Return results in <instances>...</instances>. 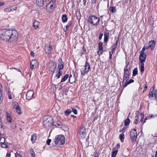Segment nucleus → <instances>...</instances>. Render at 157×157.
<instances>
[{
    "label": "nucleus",
    "instance_id": "f257e3e1",
    "mask_svg": "<svg viewBox=\"0 0 157 157\" xmlns=\"http://www.w3.org/2000/svg\"><path fill=\"white\" fill-rule=\"evenodd\" d=\"M18 34L15 30L10 29L0 30V38L10 42H16L18 39Z\"/></svg>",
    "mask_w": 157,
    "mask_h": 157
},
{
    "label": "nucleus",
    "instance_id": "f03ea898",
    "mask_svg": "<svg viewBox=\"0 0 157 157\" xmlns=\"http://www.w3.org/2000/svg\"><path fill=\"white\" fill-rule=\"evenodd\" d=\"M129 65V63H128L124 68V73L123 75L122 81L123 86L124 85L125 83L127 82L129 78V73L128 70L129 69V67L128 66Z\"/></svg>",
    "mask_w": 157,
    "mask_h": 157
},
{
    "label": "nucleus",
    "instance_id": "7ed1b4c3",
    "mask_svg": "<svg viewBox=\"0 0 157 157\" xmlns=\"http://www.w3.org/2000/svg\"><path fill=\"white\" fill-rule=\"evenodd\" d=\"M54 142L56 144L60 142L61 145H63L65 142V138L62 135H58L56 136L55 138Z\"/></svg>",
    "mask_w": 157,
    "mask_h": 157
},
{
    "label": "nucleus",
    "instance_id": "20e7f679",
    "mask_svg": "<svg viewBox=\"0 0 157 157\" xmlns=\"http://www.w3.org/2000/svg\"><path fill=\"white\" fill-rule=\"evenodd\" d=\"M77 136L80 139L85 138L86 136L85 128L83 126H82L80 130L78 131Z\"/></svg>",
    "mask_w": 157,
    "mask_h": 157
},
{
    "label": "nucleus",
    "instance_id": "39448f33",
    "mask_svg": "<svg viewBox=\"0 0 157 157\" xmlns=\"http://www.w3.org/2000/svg\"><path fill=\"white\" fill-rule=\"evenodd\" d=\"M88 21L93 25H96L99 23V18L94 16H90L88 18Z\"/></svg>",
    "mask_w": 157,
    "mask_h": 157
},
{
    "label": "nucleus",
    "instance_id": "423d86ee",
    "mask_svg": "<svg viewBox=\"0 0 157 157\" xmlns=\"http://www.w3.org/2000/svg\"><path fill=\"white\" fill-rule=\"evenodd\" d=\"M90 65L89 63L86 62L83 67L81 69V74L84 75L90 71Z\"/></svg>",
    "mask_w": 157,
    "mask_h": 157
},
{
    "label": "nucleus",
    "instance_id": "0eeeda50",
    "mask_svg": "<svg viewBox=\"0 0 157 157\" xmlns=\"http://www.w3.org/2000/svg\"><path fill=\"white\" fill-rule=\"evenodd\" d=\"M130 136L132 141L135 142L136 141L137 135L136 130L135 128L131 129L130 132Z\"/></svg>",
    "mask_w": 157,
    "mask_h": 157
},
{
    "label": "nucleus",
    "instance_id": "6e6552de",
    "mask_svg": "<svg viewBox=\"0 0 157 157\" xmlns=\"http://www.w3.org/2000/svg\"><path fill=\"white\" fill-rule=\"evenodd\" d=\"M49 71L53 73L56 69V65L52 61L50 62L49 64Z\"/></svg>",
    "mask_w": 157,
    "mask_h": 157
},
{
    "label": "nucleus",
    "instance_id": "1a4fd4ad",
    "mask_svg": "<svg viewBox=\"0 0 157 157\" xmlns=\"http://www.w3.org/2000/svg\"><path fill=\"white\" fill-rule=\"evenodd\" d=\"M47 116H45L43 118V124L44 125L46 126L47 125L49 126L51 124L52 122L51 121V118H48Z\"/></svg>",
    "mask_w": 157,
    "mask_h": 157
},
{
    "label": "nucleus",
    "instance_id": "9d476101",
    "mask_svg": "<svg viewBox=\"0 0 157 157\" xmlns=\"http://www.w3.org/2000/svg\"><path fill=\"white\" fill-rule=\"evenodd\" d=\"M34 94V91L31 90L28 91L26 94V99L28 100L31 99L33 97Z\"/></svg>",
    "mask_w": 157,
    "mask_h": 157
},
{
    "label": "nucleus",
    "instance_id": "9b49d317",
    "mask_svg": "<svg viewBox=\"0 0 157 157\" xmlns=\"http://www.w3.org/2000/svg\"><path fill=\"white\" fill-rule=\"evenodd\" d=\"M13 104L14 108L16 109L18 114L19 115L21 114V108L18 103L16 102H14L13 103Z\"/></svg>",
    "mask_w": 157,
    "mask_h": 157
},
{
    "label": "nucleus",
    "instance_id": "f8f14e48",
    "mask_svg": "<svg viewBox=\"0 0 157 157\" xmlns=\"http://www.w3.org/2000/svg\"><path fill=\"white\" fill-rule=\"evenodd\" d=\"M146 58V54L145 53H140L139 59L141 63L144 62Z\"/></svg>",
    "mask_w": 157,
    "mask_h": 157
},
{
    "label": "nucleus",
    "instance_id": "ddd939ff",
    "mask_svg": "<svg viewBox=\"0 0 157 157\" xmlns=\"http://www.w3.org/2000/svg\"><path fill=\"white\" fill-rule=\"evenodd\" d=\"M45 51L47 54H49L51 52L52 49L50 44L45 45Z\"/></svg>",
    "mask_w": 157,
    "mask_h": 157
},
{
    "label": "nucleus",
    "instance_id": "4468645a",
    "mask_svg": "<svg viewBox=\"0 0 157 157\" xmlns=\"http://www.w3.org/2000/svg\"><path fill=\"white\" fill-rule=\"evenodd\" d=\"M37 63V61L36 60H32L30 62V68L32 69L35 68L36 67Z\"/></svg>",
    "mask_w": 157,
    "mask_h": 157
},
{
    "label": "nucleus",
    "instance_id": "2eb2a0df",
    "mask_svg": "<svg viewBox=\"0 0 157 157\" xmlns=\"http://www.w3.org/2000/svg\"><path fill=\"white\" fill-rule=\"evenodd\" d=\"M156 90H150L149 93V96L152 98H156Z\"/></svg>",
    "mask_w": 157,
    "mask_h": 157
},
{
    "label": "nucleus",
    "instance_id": "dca6fc26",
    "mask_svg": "<svg viewBox=\"0 0 157 157\" xmlns=\"http://www.w3.org/2000/svg\"><path fill=\"white\" fill-rule=\"evenodd\" d=\"M155 42L154 40L149 42L148 44V45L151 48V50H153L154 49V47H155Z\"/></svg>",
    "mask_w": 157,
    "mask_h": 157
},
{
    "label": "nucleus",
    "instance_id": "f3484780",
    "mask_svg": "<svg viewBox=\"0 0 157 157\" xmlns=\"http://www.w3.org/2000/svg\"><path fill=\"white\" fill-rule=\"evenodd\" d=\"M40 25V23L36 20L34 21L33 22V27L36 29H37L39 28V26Z\"/></svg>",
    "mask_w": 157,
    "mask_h": 157
},
{
    "label": "nucleus",
    "instance_id": "a211bd4d",
    "mask_svg": "<svg viewBox=\"0 0 157 157\" xmlns=\"http://www.w3.org/2000/svg\"><path fill=\"white\" fill-rule=\"evenodd\" d=\"M60 60L61 62H60V63L59 64L57 70H60L62 71V70L63 68L64 64L62 62V60L61 59Z\"/></svg>",
    "mask_w": 157,
    "mask_h": 157
},
{
    "label": "nucleus",
    "instance_id": "6ab92c4d",
    "mask_svg": "<svg viewBox=\"0 0 157 157\" xmlns=\"http://www.w3.org/2000/svg\"><path fill=\"white\" fill-rule=\"evenodd\" d=\"M6 120L7 122L9 123H11L12 122L11 117L7 112H6Z\"/></svg>",
    "mask_w": 157,
    "mask_h": 157
},
{
    "label": "nucleus",
    "instance_id": "aec40b11",
    "mask_svg": "<svg viewBox=\"0 0 157 157\" xmlns=\"http://www.w3.org/2000/svg\"><path fill=\"white\" fill-rule=\"evenodd\" d=\"M36 4L39 6H42L43 5L44 0H36Z\"/></svg>",
    "mask_w": 157,
    "mask_h": 157
},
{
    "label": "nucleus",
    "instance_id": "412c9836",
    "mask_svg": "<svg viewBox=\"0 0 157 157\" xmlns=\"http://www.w3.org/2000/svg\"><path fill=\"white\" fill-rule=\"evenodd\" d=\"M37 139L36 134H33L31 137V140L32 143H34Z\"/></svg>",
    "mask_w": 157,
    "mask_h": 157
},
{
    "label": "nucleus",
    "instance_id": "4be33fe9",
    "mask_svg": "<svg viewBox=\"0 0 157 157\" xmlns=\"http://www.w3.org/2000/svg\"><path fill=\"white\" fill-rule=\"evenodd\" d=\"M62 75V72L60 70H57L56 76L57 78H60L61 76Z\"/></svg>",
    "mask_w": 157,
    "mask_h": 157
},
{
    "label": "nucleus",
    "instance_id": "5701e85b",
    "mask_svg": "<svg viewBox=\"0 0 157 157\" xmlns=\"http://www.w3.org/2000/svg\"><path fill=\"white\" fill-rule=\"evenodd\" d=\"M76 78L75 77V74H74V77L71 78V79H69V82L70 83H73L75 81Z\"/></svg>",
    "mask_w": 157,
    "mask_h": 157
},
{
    "label": "nucleus",
    "instance_id": "b1692460",
    "mask_svg": "<svg viewBox=\"0 0 157 157\" xmlns=\"http://www.w3.org/2000/svg\"><path fill=\"white\" fill-rule=\"evenodd\" d=\"M134 82V80L132 79H130L128 82H127L125 83L124 85L123 86L124 87H126L127 85L129 84Z\"/></svg>",
    "mask_w": 157,
    "mask_h": 157
},
{
    "label": "nucleus",
    "instance_id": "393cba45",
    "mask_svg": "<svg viewBox=\"0 0 157 157\" xmlns=\"http://www.w3.org/2000/svg\"><path fill=\"white\" fill-rule=\"evenodd\" d=\"M55 4V0H51L50 2L49 3V4L48 5L50 4V8L51 9H52L53 8V6Z\"/></svg>",
    "mask_w": 157,
    "mask_h": 157
},
{
    "label": "nucleus",
    "instance_id": "a878e982",
    "mask_svg": "<svg viewBox=\"0 0 157 157\" xmlns=\"http://www.w3.org/2000/svg\"><path fill=\"white\" fill-rule=\"evenodd\" d=\"M62 20L63 23H65L67 21V18L66 15H63L62 17Z\"/></svg>",
    "mask_w": 157,
    "mask_h": 157
},
{
    "label": "nucleus",
    "instance_id": "bb28decb",
    "mask_svg": "<svg viewBox=\"0 0 157 157\" xmlns=\"http://www.w3.org/2000/svg\"><path fill=\"white\" fill-rule=\"evenodd\" d=\"M69 77V75L68 74H66L64 77L63 78L61 79V82H63L66 81L68 78Z\"/></svg>",
    "mask_w": 157,
    "mask_h": 157
},
{
    "label": "nucleus",
    "instance_id": "cd10ccee",
    "mask_svg": "<svg viewBox=\"0 0 157 157\" xmlns=\"http://www.w3.org/2000/svg\"><path fill=\"white\" fill-rule=\"evenodd\" d=\"M103 43L101 42H100L98 44V49L101 51H103Z\"/></svg>",
    "mask_w": 157,
    "mask_h": 157
},
{
    "label": "nucleus",
    "instance_id": "c85d7f7f",
    "mask_svg": "<svg viewBox=\"0 0 157 157\" xmlns=\"http://www.w3.org/2000/svg\"><path fill=\"white\" fill-rule=\"evenodd\" d=\"M117 152L118 151L117 150H113V151L112 153V157H115Z\"/></svg>",
    "mask_w": 157,
    "mask_h": 157
},
{
    "label": "nucleus",
    "instance_id": "c756f323",
    "mask_svg": "<svg viewBox=\"0 0 157 157\" xmlns=\"http://www.w3.org/2000/svg\"><path fill=\"white\" fill-rule=\"evenodd\" d=\"M4 11L6 12H11L13 11V8L11 7H8L6 8H5L4 9Z\"/></svg>",
    "mask_w": 157,
    "mask_h": 157
},
{
    "label": "nucleus",
    "instance_id": "7c9ffc66",
    "mask_svg": "<svg viewBox=\"0 0 157 157\" xmlns=\"http://www.w3.org/2000/svg\"><path fill=\"white\" fill-rule=\"evenodd\" d=\"M138 73V69L137 68H135L133 70L132 72V75L133 76H135Z\"/></svg>",
    "mask_w": 157,
    "mask_h": 157
},
{
    "label": "nucleus",
    "instance_id": "2f4dec72",
    "mask_svg": "<svg viewBox=\"0 0 157 157\" xmlns=\"http://www.w3.org/2000/svg\"><path fill=\"white\" fill-rule=\"evenodd\" d=\"M120 139L122 142L124 141V135L123 133H121L120 135L119 136Z\"/></svg>",
    "mask_w": 157,
    "mask_h": 157
},
{
    "label": "nucleus",
    "instance_id": "473e14b6",
    "mask_svg": "<svg viewBox=\"0 0 157 157\" xmlns=\"http://www.w3.org/2000/svg\"><path fill=\"white\" fill-rule=\"evenodd\" d=\"M109 10L110 11L113 13H114L116 10L115 7L114 6L110 7Z\"/></svg>",
    "mask_w": 157,
    "mask_h": 157
},
{
    "label": "nucleus",
    "instance_id": "72a5a7b5",
    "mask_svg": "<svg viewBox=\"0 0 157 157\" xmlns=\"http://www.w3.org/2000/svg\"><path fill=\"white\" fill-rule=\"evenodd\" d=\"M130 122V120L127 118L126 120L124 121V125L126 126H127L129 124Z\"/></svg>",
    "mask_w": 157,
    "mask_h": 157
},
{
    "label": "nucleus",
    "instance_id": "f704fd0d",
    "mask_svg": "<svg viewBox=\"0 0 157 157\" xmlns=\"http://www.w3.org/2000/svg\"><path fill=\"white\" fill-rule=\"evenodd\" d=\"M71 22H68V24L66 26L65 29H64V31L66 32L68 30V28L71 25Z\"/></svg>",
    "mask_w": 157,
    "mask_h": 157
},
{
    "label": "nucleus",
    "instance_id": "c9c22d12",
    "mask_svg": "<svg viewBox=\"0 0 157 157\" xmlns=\"http://www.w3.org/2000/svg\"><path fill=\"white\" fill-rule=\"evenodd\" d=\"M8 96L9 98L10 99H12V96L13 94L10 91H8Z\"/></svg>",
    "mask_w": 157,
    "mask_h": 157
},
{
    "label": "nucleus",
    "instance_id": "e433bc0d",
    "mask_svg": "<svg viewBox=\"0 0 157 157\" xmlns=\"http://www.w3.org/2000/svg\"><path fill=\"white\" fill-rule=\"evenodd\" d=\"M144 63H141L140 67V71L142 73L143 72L144 70Z\"/></svg>",
    "mask_w": 157,
    "mask_h": 157
},
{
    "label": "nucleus",
    "instance_id": "4c0bfd02",
    "mask_svg": "<svg viewBox=\"0 0 157 157\" xmlns=\"http://www.w3.org/2000/svg\"><path fill=\"white\" fill-rule=\"evenodd\" d=\"M109 39V35L108 34H104V41L105 42H107L108 41V40Z\"/></svg>",
    "mask_w": 157,
    "mask_h": 157
},
{
    "label": "nucleus",
    "instance_id": "58836bf2",
    "mask_svg": "<svg viewBox=\"0 0 157 157\" xmlns=\"http://www.w3.org/2000/svg\"><path fill=\"white\" fill-rule=\"evenodd\" d=\"M52 124L53 125L56 126L57 127H59V126H61V123L60 122H59L58 123H56L55 122H54L52 123Z\"/></svg>",
    "mask_w": 157,
    "mask_h": 157
},
{
    "label": "nucleus",
    "instance_id": "ea45409f",
    "mask_svg": "<svg viewBox=\"0 0 157 157\" xmlns=\"http://www.w3.org/2000/svg\"><path fill=\"white\" fill-rule=\"evenodd\" d=\"M30 153L31 155L33 156V157H35V154L34 150L33 148H31L30 149Z\"/></svg>",
    "mask_w": 157,
    "mask_h": 157
},
{
    "label": "nucleus",
    "instance_id": "a19ab883",
    "mask_svg": "<svg viewBox=\"0 0 157 157\" xmlns=\"http://www.w3.org/2000/svg\"><path fill=\"white\" fill-rule=\"evenodd\" d=\"M71 112V109H67L65 111V114L66 115H68L70 114Z\"/></svg>",
    "mask_w": 157,
    "mask_h": 157
},
{
    "label": "nucleus",
    "instance_id": "79ce46f5",
    "mask_svg": "<svg viewBox=\"0 0 157 157\" xmlns=\"http://www.w3.org/2000/svg\"><path fill=\"white\" fill-rule=\"evenodd\" d=\"M5 138L4 137L1 138L0 139V144H1L3 143H5Z\"/></svg>",
    "mask_w": 157,
    "mask_h": 157
},
{
    "label": "nucleus",
    "instance_id": "37998d69",
    "mask_svg": "<svg viewBox=\"0 0 157 157\" xmlns=\"http://www.w3.org/2000/svg\"><path fill=\"white\" fill-rule=\"evenodd\" d=\"M139 117L138 116H136L135 117V120L134 122V123L136 124H137L138 122Z\"/></svg>",
    "mask_w": 157,
    "mask_h": 157
},
{
    "label": "nucleus",
    "instance_id": "c03bdc74",
    "mask_svg": "<svg viewBox=\"0 0 157 157\" xmlns=\"http://www.w3.org/2000/svg\"><path fill=\"white\" fill-rule=\"evenodd\" d=\"M1 146L3 148H7L8 147V145L5 142L2 144H1Z\"/></svg>",
    "mask_w": 157,
    "mask_h": 157
},
{
    "label": "nucleus",
    "instance_id": "a18cd8bd",
    "mask_svg": "<svg viewBox=\"0 0 157 157\" xmlns=\"http://www.w3.org/2000/svg\"><path fill=\"white\" fill-rule=\"evenodd\" d=\"M10 127L12 129H15L16 128L17 125L16 124H13L10 125Z\"/></svg>",
    "mask_w": 157,
    "mask_h": 157
},
{
    "label": "nucleus",
    "instance_id": "49530a36",
    "mask_svg": "<svg viewBox=\"0 0 157 157\" xmlns=\"http://www.w3.org/2000/svg\"><path fill=\"white\" fill-rule=\"evenodd\" d=\"M120 146V145L119 144H117L115 147L113 149V150H117L118 151V149L119 148Z\"/></svg>",
    "mask_w": 157,
    "mask_h": 157
},
{
    "label": "nucleus",
    "instance_id": "de8ad7c7",
    "mask_svg": "<svg viewBox=\"0 0 157 157\" xmlns=\"http://www.w3.org/2000/svg\"><path fill=\"white\" fill-rule=\"evenodd\" d=\"M86 52V50L84 49V47H83L82 49V50L81 51V54L82 55L84 54Z\"/></svg>",
    "mask_w": 157,
    "mask_h": 157
},
{
    "label": "nucleus",
    "instance_id": "09e8293b",
    "mask_svg": "<svg viewBox=\"0 0 157 157\" xmlns=\"http://www.w3.org/2000/svg\"><path fill=\"white\" fill-rule=\"evenodd\" d=\"M51 88H52L53 90V91H55L56 89V85L54 84H52V85Z\"/></svg>",
    "mask_w": 157,
    "mask_h": 157
},
{
    "label": "nucleus",
    "instance_id": "8fccbe9b",
    "mask_svg": "<svg viewBox=\"0 0 157 157\" xmlns=\"http://www.w3.org/2000/svg\"><path fill=\"white\" fill-rule=\"evenodd\" d=\"M145 49H146V47H145V46H144L142 50L140 52V53H144V51L145 50Z\"/></svg>",
    "mask_w": 157,
    "mask_h": 157
},
{
    "label": "nucleus",
    "instance_id": "3c124183",
    "mask_svg": "<svg viewBox=\"0 0 157 157\" xmlns=\"http://www.w3.org/2000/svg\"><path fill=\"white\" fill-rule=\"evenodd\" d=\"M72 111L75 114H77V111L75 109H72Z\"/></svg>",
    "mask_w": 157,
    "mask_h": 157
},
{
    "label": "nucleus",
    "instance_id": "603ef678",
    "mask_svg": "<svg viewBox=\"0 0 157 157\" xmlns=\"http://www.w3.org/2000/svg\"><path fill=\"white\" fill-rule=\"evenodd\" d=\"M10 69H14L16 70H17V71L20 72L21 73V71L20 70L19 68H11Z\"/></svg>",
    "mask_w": 157,
    "mask_h": 157
},
{
    "label": "nucleus",
    "instance_id": "864d4df0",
    "mask_svg": "<svg viewBox=\"0 0 157 157\" xmlns=\"http://www.w3.org/2000/svg\"><path fill=\"white\" fill-rule=\"evenodd\" d=\"M126 129V128L124 127L120 131V132H125Z\"/></svg>",
    "mask_w": 157,
    "mask_h": 157
},
{
    "label": "nucleus",
    "instance_id": "5fc2aeb1",
    "mask_svg": "<svg viewBox=\"0 0 157 157\" xmlns=\"http://www.w3.org/2000/svg\"><path fill=\"white\" fill-rule=\"evenodd\" d=\"M2 95V93L0 92V103L1 102V100H2L3 99Z\"/></svg>",
    "mask_w": 157,
    "mask_h": 157
},
{
    "label": "nucleus",
    "instance_id": "6e6d98bb",
    "mask_svg": "<svg viewBox=\"0 0 157 157\" xmlns=\"http://www.w3.org/2000/svg\"><path fill=\"white\" fill-rule=\"evenodd\" d=\"M51 141V139H48L47 141V143L48 145H49L50 144V143Z\"/></svg>",
    "mask_w": 157,
    "mask_h": 157
},
{
    "label": "nucleus",
    "instance_id": "4d7b16f0",
    "mask_svg": "<svg viewBox=\"0 0 157 157\" xmlns=\"http://www.w3.org/2000/svg\"><path fill=\"white\" fill-rule=\"evenodd\" d=\"M102 52H103V51H101V50L98 49L97 52L98 54L99 55L101 54L102 53Z\"/></svg>",
    "mask_w": 157,
    "mask_h": 157
},
{
    "label": "nucleus",
    "instance_id": "13d9d810",
    "mask_svg": "<svg viewBox=\"0 0 157 157\" xmlns=\"http://www.w3.org/2000/svg\"><path fill=\"white\" fill-rule=\"evenodd\" d=\"M103 36V34L101 33L100 34V36H99V39L100 40H101V39Z\"/></svg>",
    "mask_w": 157,
    "mask_h": 157
},
{
    "label": "nucleus",
    "instance_id": "bf43d9fd",
    "mask_svg": "<svg viewBox=\"0 0 157 157\" xmlns=\"http://www.w3.org/2000/svg\"><path fill=\"white\" fill-rule=\"evenodd\" d=\"M149 117H147L146 118H145V120L144 121V122H143V124H144L146 120H148V119H150Z\"/></svg>",
    "mask_w": 157,
    "mask_h": 157
},
{
    "label": "nucleus",
    "instance_id": "052dcab7",
    "mask_svg": "<svg viewBox=\"0 0 157 157\" xmlns=\"http://www.w3.org/2000/svg\"><path fill=\"white\" fill-rule=\"evenodd\" d=\"M2 87L1 84L0 83V92L2 93Z\"/></svg>",
    "mask_w": 157,
    "mask_h": 157
},
{
    "label": "nucleus",
    "instance_id": "680f3d73",
    "mask_svg": "<svg viewBox=\"0 0 157 157\" xmlns=\"http://www.w3.org/2000/svg\"><path fill=\"white\" fill-rule=\"evenodd\" d=\"M150 90H155V86H153L150 89Z\"/></svg>",
    "mask_w": 157,
    "mask_h": 157
},
{
    "label": "nucleus",
    "instance_id": "e2e57ef3",
    "mask_svg": "<svg viewBox=\"0 0 157 157\" xmlns=\"http://www.w3.org/2000/svg\"><path fill=\"white\" fill-rule=\"evenodd\" d=\"M16 157H22L19 154L17 153L15 154Z\"/></svg>",
    "mask_w": 157,
    "mask_h": 157
},
{
    "label": "nucleus",
    "instance_id": "0e129e2a",
    "mask_svg": "<svg viewBox=\"0 0 157 157\" xmlns=\"http://www.w3.org/2000/svg\"><path fill=\"white\" fill-rule=\"evenodd\" d=\"M30 55H31L32 56H34V52L33 51H31L30 53Z\"/></svg>",
    "mask_w": 157,
    "mask_h": 157
},
{
    "label": "nucleus",
    "instance_id": "69168bd1",
    "mask_svg": "<svg viewBox=\"0 0 157 157\" xmlns=\"http://www.w3.org/2000/svg\"><path fill=\"white\" fill-rule=\"evenodd\" d=\"M155 117V116L151 114V115L150 116H149V117H150V119H151L152 117Z\"/></svg>",
    "mask_w": 157,
    "mask_h": 157
},
{
    "label": "nucleus",
    "instance_id": "338daca9",
    "mask_svg": "<svg viewBox=\"0 0 157 157\" xmlns=\"http://www.w3.org/2000/svg\"><path fill=\"white\" fill-rule=\"evenodd\" d=\"M96 0H91V3L92 4L95 3L96 2Z\"/></svg>",
    "mask_w": 157,
    "mask_h": 157
},
{
    "label": "nucleus",
    "instance_id": "774afa93",
    "mask_svg": "<svg viewBox=\"0 0 157 157\" xmlns=\"http://www.w3.org/2000/svg\"><path fill=\"white\" fill-rule=\"evenodd\" d=\"M147 89V86H145L144 87V90H143V92H144V91L146 90Z\"/></svg>",
    "mask_w": 157,
    "mask_h": 157
}]
</instances>
